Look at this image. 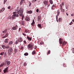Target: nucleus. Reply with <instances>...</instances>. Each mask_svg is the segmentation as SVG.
I'll list each match as a JSON object with an SVG mask.
<instances>
[{
    "label": "nucleus",
    "instance_id": "cd10ccee",
    "mask_svg": "<svg viewBox=\"0 0 74 74\" xmlns=\"http://www.w3.org/2000/svg\"><path fill=\"white\" fill-rule=\"evenodd\" d=\"M49 2L51 4H52L53 3V1L52 0H49Z\"/></svg>",
    "mask_w": 74,
    "mask_h": 74
},
{
    "label": "nucleus",
    "instance_id": "4c0bfd02",
    "mask_svg": "<svg viewBox=\"0 0 74 74\" xmlns=\"http://www.w3.org/2000/svg\"><path fill=\"white\" fill-rule=\"evenodd\" d=\"M2 10L3 11H3H4V10H5V8H2Z\"/></svg>",
    "mask_w": 74,
    "mask_h": 74
},
{
    "label": "nucleus",
    "instance_id": "ddd939ff",
    "mask_svg": "<svg viewBox=\"0 0 74 74\" xmlns=\"http://www.w3.org/2000/svg\"><path fill=\"white\" fill-rule=\"evenodd\" d=\"M32 12L33 11H32V10H30L27 12V13L28 14H32Z\"/></svg>",
    "mask_w": 74,
    "mask_h": 74
},
{
    "label": "nucleus",
    "instance_id": "0eeeda50",
    "mask_svg": "<svg viewBox=\"0 0 74 74\" xmlns=\"http://www.w3.org/2000/svg\"><path fill=\"white\" fill-rule=\"evenodd\" d=\"M27 39L28 41H32V37H29V36H27Z\"/></svg>",
    "mask_w": 74,
    "mask_h": 74
},
{
    "label": "nucleus",
    "instance_id": "4be33fe9",
    "mask_svg": "<svg viewBox=\"0 0 74 74\" xmlns=\"http://www.w3.org/2000/svg\"><path fill=\"white\" fill-rule=\"evenodd\" d=\"M8 39H6L4 40V42H6V43H8Z\"/></svg>",
    "mask_w": 74,
    "mask_h": 74
},
{
    "label": "nucleus",
    "instance_id": "e433bc0d",
    "mask_svg": "<svg viewBox=\"0 0 74 74\" xmlns=\"http://www.w3.org/2000/svg\"><path fill=\"white\" fill-rule=\"evenodd\" d=\"M55 7V5H53L51 7V9H53V7Z\"/></svg>",
    "mask_w": 74,
    "mask_h": 74
},
{
    "label": "nucleus",
    "instance_id": "69168bd1",
    "mask_svg": "<svg viewBox=\"0 0 74 74\" xmlns=\"http://www.w3.org/2000/svg\"><path fill=\"white\" fill-rule=\"evenodd\" d=\"M35 49L36 48H37V47L36 46H35Z\"/></svg>",
    "mask_w": 74,
    "mask_h": 74
},
{
    "label": "nucleus",
    "instance_id": "423d86ee",
    "mask_svg": "<svg viewBox=\"0 0 74 74\" xmlns=\"http://www.w3.org/2000/svg\"><path fill=\"white\" fill-rule=\"evenodd\" d=\"M8 32H7L5 36L2 37V38H6V37H7L8 36Z\"/></svg>",
    "mask_w": 74,
    "mask_h": 74
},
{
    "label": "nucleus",
    "instance_id": "393cba45",
    "mask_svg": "<svg viewBox=\"0 0 74 74\" xmlns=\"http://www.w3.org/2000/svg\"><path fill=\"white\" fill-rule=\"evenodd\" d=\"M20 16H21L22 17V18H24V15H23V13H21L20 14Z\"/></svg>",
    "mask_w": 74,
    "mask_h": 74
},
{
    "label": "nucleus",
    "instance_id": "ea45409f",
    "mask_svg": "<svg viewBox=\"0 0 74 74\" xmlns=\"http://www.w3.org/2000/svg\"><path fill=\"white\" fill-rule=\"evenodd\" d=\"M26 65H27V64H26V62L24 63L23 64V66H26Z\"/></svg>",
    "mask_w": 74,
    "mask_h": 74
},
{
    "label": "nucleus",
    "instance_id": "4d7b16f0",
    "mask_svg": "<svg viewBox=\"0 0 74 74\" xmlns=\"http://www.w3.org/2000/svg\"><path fill=\"white\" fill-rule=\"evenodd\" d=\"M16 12H13V14H16Z\"/></svg>",
    "mask_w": 74,
    "mask_h": 74
},
{
    "label": "nucleus",
    "instance_id": "412c9836",
    "mask_svg": "<svg viewBox=\"0 0 74 74\" xmlns=\"http://www.w3.org/2000/svg\"><path fill=\"white\" fill-rule=\"evenodd\" d=\"M66 42L65 41H64L62 44V46H64V45H66Z\"/></svg>",
    "mask_w": 74,
    "mask_h": 74
},
{
    "label": "nucleus",
    "instance_id": "7c9ffc66",
    "mask_svg": "<svg viewBox=\"0 0 74 74\" xmlns=\"http://www.w3.org/2000/svg\"><path fill=\"white\" fill-rule=\"evenodd\" d=\"M32 55H34L36 53V51H34L32 53Z\"/></svg>",
    "mask_w": 74,
    "mask_h": 74
},
{
    "label": "nucleus",
    "instance_id": "72a5a7b5",
    "mask_svg": "<svg viewBox=\"0 0 74 74\" xmlns=\"http://www.w3.org/2000/svg\"><path fill=\"white\" fill-rule=\"evenodd\" d=\"M4 54V52H1L0 53V55H3Z\"/></svg>",
    "mask_w": 74,
    "mask_h": 74
},
{
    "label": "nucleus",
    "instance_id": "7ed1b4c3",
    "mask_svg": "<svg viewBox=\"0 0 74 74\" xmlns=\"http://www.w3.org/2000/svg\"><path fill=\"white\" fill-rule=\"evenodd\" d=\"M18 14H23V9H22L21 10H19L18 12Z\"/></svg>",
    "mask_w": 74,
    "mask_h": 74
},
{
    "label": "nucleus",
    "instance_id": "2f4dec72",
    "mask_svg": "<svg viewBox=\"0 0 74 74\" xmlns=\"http://www.w3.org/2000/svg\"><path fill=\"white\" fill-rule=\"evenodd\" d=\"M18 42H19V41H18V40H17L15 42V44H18Z\"/></svg>",
    "mask_w": 74,
    "mask_h": 74
},
{
    "label": "nucleus",
    "instance_id": "c85d7f7f",
    "mask_svg": "<svg viewBox=\"0 0 74 74\" xmlns=\"http://www.w3.org/2000/svg\"><path fill=\"white\" fill-rule=\"evenodd\" d=\"M28 55L29 53H25L24 54V55H25V56H27Z\"/></svg>",
    "mask_w": 74,
    "mask_h": 74
},
{
    "label": "nucleus",
    "instance_id": "f8f14e48",
    "mask_svg": "<svg viewBox=\"0 0 74 74\" xmlns=\"http://www.w3.org/2000/svg\"><path fill=\"white\" fill-rule=\"evenodd\" d=\"M2 48H3V49H5V48H6V49H7V48H8V47H5V46L3 45H2Z\"/></svg>",
    "mask_w": 74,
    "mask_h": 74
},
{
    "label": "nucleus",
    "instance_id": "79ce46f5",
    "mask_svg": "<svg viewBox=\"0 0 74 74\" xmlns=\"http://www.w3.org/2000/svg\"><path fill=\"white\" fill-rule=\"evenodd\" d=\"M16 51H17V49H14L15 53H16Z\"/></svg>",
    "mask_w": 74,
    "mask_h": 74
},
{
    "label": "nucleus",
    "instance_id": "20e7f679",
    "mask_svg": "<svg viewBox=\"0 0 74 74\" xmlns=\"http://www.w3.org/2000/svg\"><path fill=\"white\" fill-rule=\"evenodd\" d=\"M8 67H7L6 68H5L3 70L4 73H5L8 72Z\"/></svg>",
    "mask_w": 74,
    "mask_h": 74
},
{
    "label": "nucleus",
    "instance_id": "49530a36",
    "mask_svg": "<svg viewBox=\"0 0 74 74\" xmlns=\"http://www.w3.org/2000/svg\"><path fill=\"white\" fill-rule=\"evenodd\" d=\"M22 34H23V36H26V34H25L24 33H22Z\"/></svg>",
    "mask_w": 74,
    "mask_h": 74
},
{
    "label": "nucleus",
    "instance_id": "bf43d9fd",
    "mask_svg": "<svg viewBox=\"0 0 74 74\" xmlns=\"http://www.w3.org/2000/svg\"><path fill=\"white\" fill-rule=\"evenodd\" d=\"M2 12H3L2 10H0V13Z\"/></svg>",
    "mask_w": 74,
    "mask_h": 74
},
{
    "label": "nucleus",
    "instance_id": "6e6d98bb",
    "mask_svg": "<svg viewBox=\"0 0 74 74\" xmlns=\"http://www.w3.org/2000/svg\"><path fill=\"white\" fill-rule=\"evenodd\" d=\"M56 19L58 18V14L57 13V15L56 16Z\"/></svg>",
    "mask_w": 74,
    "mask_h": 74
},
{
    "label": "nucleus",
    "instance_id": "680f3d73",
    "mask_svg": "<svg viewBox=\"0 0 74 74\" xmlns=\"http://www.w3.org/2000/svg\"><path fill=\"white\" fill-rule=\"evenodd\" d=\"M2 59V58L1 57V56H0V59Z\"/></svg>",
    "mask_w": 74,
    "mask_h": 74
},
{
    "label": "nucleus",
    "instance_id": "8fccbe9b",
    "mask_svg": "<svg viewBox=\"0 0 74 74\" xmlns=\"http://www.w3.org/2000/svg\"><path fill=\"white\" fill-rule=\"evenodd\" d=\"M57 13H58V16H59V14H60V12H58Z\"/></svg>",
    "mask_w": 74,
    "mask_h": 74
},
{
    "label": "nucleus",
    "instance_id": "c9c22d12",
    "mask_svg": "<svg viewBox=\"0 0 74 74\" xmlns=\"http://www.w3.org/2000/svg\"><path fill=\"white\" fill-rule=\"evenodd\" d=\"M40 39H38V43H40Z\"/></svg>",
    "mask_w": 74,
    "mask_h": 74
},
{
    "label": "nucleus",
    "instance_id": "f704fd0d",
    "mask_svg": "<svg viewBox=\"0 0 74 74\" xmlns=\"http://www.w3.org/2000/svg\"><path fill=\"white\" fill-rule=\"evenodd\" d=\"M13 43V42L12 41L10 42L8 44H10V45H11Z\"/></svg>",
    "mask_w": 74,
    "mask_h": 74
},
{
    "label": "nucleus",
    "instance_id": "c03bdc74",
    "mask_svg": "<svg viewBox=\"0 0 74 74\" xmlns=\"http://www.w3.org/2000/svg\"><path fill=\"white\" fill-rule=\"evenodd\" d=\"M59 21H61V20H62V19L61 18H59Z\"/></svg>",
    "mask_w": 74,
    "mask_h": 74
},
{
    "label": "nucleus",
    "instance_id": "9d476101",
    "mask_svg": "<svg viewBox=\"0 0 74 74\" xmlns=\"http://www.w3.org/2000/svg\"><path fill=\"white\" fill-rule=\"evenodd\" d=\"M11 18L12 20H14V19H16V17L14 16V14L11 16Z\"/></svg>",
    "mask_w": 74,
    "mask_h": 74
},
{
    "label": "nucleus",
    "instance_id": "0e129e2a",
    "mask_svg": "<svg viewBox=\"0 0 74 74\" xmlns=\"http://www.w3.org/2000/svg\"><path fill=\"white\" fill-rule=\"evenodd\" d=\"M37 1V0H34L33 1V2H34V1Z\"/></svg>",
    "mask_w": 74,
    "mask_h": 74
},
{
    "label": "nucleus",
    "instance_id": "5701e85b",
    "mask_svg": "<svg viewBox=\"0 0 74 74\" xmlns=\"http://www.w3.org/2000/svg\"><path fill=\"white\" fill-rule=\"evenodd\" d=\"M15 17H18L19 15L18 14H13Z\"/></svg>",
    "mask_w": 74,
    "mask_h": 74
},
{
    "label": "nucleus",
    "instance_id": "9b49d317",
    "mask_svg": "<svg viewBox=\"0 0 74 74\" xmlns=\"http://www.w3.org/2000/svg\"><path fill=\"white\" fill-rule=\"evenodd\" d=\"M34 23H35V22H34V20H33V22L31 24V26H34Z\"/></svg>",
    "mask_w": 74,
    "mask_h": 74
},
{
    "label": "nucleus",
    "instance_id": "f03ea898",
    "mask_svg": "<svg viewBox=\"0 0 74 74\" xmlns=\"http://www.w3.org/2000/svg\"><path fill=\"white\" fill-rule=\"evenodd\" d=\"M12 49L10 48L9 50H8V54L9 55H11V53H12Z\"/></svg>",
    "mask_w": 74,
    "mask_h": 74
},
{
    "label": "nucleus",
    "instance_id": "39448f33",
    "mask_svg": "<svg viewBox=\"0 0 74 74\" xmlns=\"http://www.w3.org/2000/svg\"><path fill=\"white\" fill-rule=\"evenodd\" d=\"M17 27H18V25H16L15 26L13 27L12 28V29L14 30H15L17 29Z\"/></svg>",
    "mask_w": 74,
    "mask_h": 74
},
{
    "label": "nucleus",
    "instance_id": "09e8293b",
    "mask_svg": "<svg viewBox=\"0 0 74 74\" xmlns=\"http://www.w3.org/2000/svg\"><path fill=\"white\" fill-rule=\"evenodd\" d=\"M72 52L73 53H74V48H73L72 49Z\"/></svg>",
    "mask_w": 74,
    "mask_h": 74
},
{
    "label": "nucleus",
    "instance_id": "a211bd4d",
    "mask_svg": "<svg viewBox=\"0 0 74 74\" xmlns=\"http://www.w3.org/2000/svg\"><path fill=\"white\" fill-rule=\"evenodd\" d=\"M25 20L27 21H30V18H29L28 17H26L25 18Z\"/></svg>",
    "mask_w": 74,
    "mask_h": 74
},
{
    "label": "nucleus",
    "instance_id": "a18cd8bd",
    "mask_svg": "<svg viewBox=\"0 0 74 74\" xmlns=\"http://www.w3.org/2000/svg\"><path fill=\"white\" fill-rule=\"evenodd\" d=\"M73 21H71V22L69 23V25H72V24H73Z\"/></svg>",
    "mask_w": 74,
    "mask_h": 74
},
{
    "label": "nucleus",
    "instance_id": "603ef678",
    "mask_svg": "<svg viewBox=\"0 0 74 74\" xmlns=\"http://www.w3.org/2000/svg\"><path fill=\"white\" fill-rule=\"evenodd\" d=\"M30 31H29V30H28V31H27V32H26L27 33H30Z\"/></svg>",
    "mask_w": 74,
    "mask_h": 74
},
{
    "label": "nucleus",
    "instance_id": "5fc2aeb1",
    "mask_svg": "<svg viewBox=\"0 0 74 74\" xmlns=\"http://www.w3.org/2000/svg\"><path fill=\"white\" fill-rule=\"evenodd\" d=\"M23 42H24V43L25 44H26V41L24 40L23 41Z\"/></svg>",
    "mask_w": 74,
    "mask_h": 74
},
{
    "label": "nucleus",
    "instance_id": "b1692460",
    "mask_svg": "<svg viewBox=\"0 0 74 74\" xmlns=\"http://www.w3.org/2000/svg\"><path fill=\"white\" fill-rule=\"evenodd\" d=\"M38 27H39V28H41V29L42 28L41 25V24H38Z\"/></svg>",
    "mask_w": 74,
    "mask_h": 74
},
{
    "label": "nucleus",
    "instance_id": "864d4df0",
    "mask_svg": "<svg viewBox=\"0 0 74 74\" xmlns=\"http://www.w3.org/2000/svg\"><path fill=\"white\" fill-rule=\"evenodd\" d=\"M8 9H10V8H11V6H9L8 7Z\"/></svg>",
    "mask_w": 74,
    "mask_h": 74
},
{
    "label": "nucleus",
    "instance_id": "13d9d810",
    "mask_svg": "<svg viewBox=\"0 0 74 74\" xmlns=\"http://www.w3.org/2000/svg\"><path fill=\"white\" fill-rule=\"evenodd\" d=\"M6 55H6V53H5L4 54V57H5V56H6Z\"/></svg>",
    "mask_w": 74,
    "mask_h": 74
},
{
    "label": "nucleus",
    "instance_id": "f3484780",
    "mask_svg": "<svg viewBox=\"0 0 74 74\" xmlns=\"http://www.w3.org/2000/svg\"><path fill=\"white\" fill-rule=\"evenodd\" d=\"M48 1H45L44 2V4H45V5H47V4H48Z\"/></svg>",
    "mask_w": 74,
    "mask_h": 74
},
{
    "label": "nucleus",
    "instance_id": "f257e3e1",
    "mask_svg": "<svg viewBox=\"0 0 74 74\" xmlns=\"http://www.w3.org/2000/svg\"><path fill=\"white\" fill-rule=\"evenodd\" d=\"M33 45H32L31 44H29L28 45V48L29 50H32V48H33Z\"/></svg>",
    "mask_w": 74,
    "mask_h": 74
},
{
    "label": "nucleus",
    "instance_id": "338daca9",
    "mask_svg": "<svg viewBox=\"0 0 74 74\" xmlns=\"http://www.w3.org/2000/svg\"><path fill=\"white\" fill-rule=\"evenodd\" d=\"M66 15L67 16H68L69 15V14H67V13H66Z\"/></svg>",
    "mask_w": 74,
    "mask_h": 74
},
{
    "label": "nucleus",
    "instance_id": "bb28decb",
    "mask_svg": "<svg viewBox=\"0 0 74 74\" xmlns=\"http://www.w3.org/2000/svg\"><path fill=\"white\" fill-rule=\"evenodd\" d=\"M7 32V29H5L4 31L2 32L3 33H5Z\"/></svg>",
    "mask_w": 74,
    "mask_h": 74
},
{
    "label": "nucleus",
    "instance_id": "aec40b11",
    "mask_svg": "<svg viewBox=\"0 0 74 74\" xmlns=\"http://www.w3.org/2000/svg\"><path fill=\"white\" fill-rule=\"evenodd\" d=\"M4 65H5V64L3 62L2 64L0 65V67H2L3 66H4Z\"/></svg>",
    "mask_w": 74,
    "mask_h": 74
},
{
    "label": "nucleus",
    "instance_id": "052dcab7",
    "mask_svg": "<svg viewBox=\"0 0 74 74\" xmlns=\"http://www.w3.org/2000/svg\"><path fill=\"white\" fill-rule=\"evenodd\" d=\"M62 5L64 6V2H62Z\"/></svg>",
    "mask_w": 74,
    "mask_h": 74
},
{
    "label": "nucleus",
    "instance_id": "6e6552de",
    "mask_svg": "<svg viewBox=\"0 0 74 74\" xmlns=\"http://www.w3.org/2000/svg\"><path fill=\"white\" fill-rule=\"evenodd\" d=\"M18 42H22V41H23V39L22 38H20L18 39Z\"/></svg>",
    "mask_w": 74,
    "mask_h": 74
},
{
    "label": "nucleus",
    "instance_id": "4468645a",
    "mask_svg": "<svg viewBox=\"0 0 74 74\" xmlns=\"http://www.w3.org/2000/svg\"><path fill=\"white\" fill-rule=\"evenodd\" d=\"M5 63H7V66H9V65L10 64V61H7L5 62Z\"/></svg>",
    "mask_w": 74,
    "mask_h": 74
},
{
    "label": "nucleus",
    "instance_id": "3c124183",
    "mask_svg": "<svg viewBox=\"0 0 74 74\" xmlns=\"http://www.w3.org/2000/svg\"><path fill=\"white\" fill-rule=\"evenodd\" d=\"M9 19H11V18H11V16H9Z\"/></svg>",
    "mask_w": 74,
    "mask_h": 74
},
{
    "label": "nucleus",
    "instance_id": "a878e982",
    "mask_svg": "<svg viewBox=\"0 0 74 74\" xmlns=\"http://www.w3.org/2000/svg\"><path fill=\"white\" fill-rule=\"evenodd\" d=\"M23 2H24V0H21L20 2V5H21V4H22Z\"/></svg>",
    "mask_w": 74,
    "mask_h": 74
},
{
    "label": "nucleus",
    "instance_id": "1a4fd4ad",
    "mask_svg": "<svg viewBox=\"0 0 74 74\" xmlns=\"http://www.w3.org/2000/svg\"><path fill=\"white\" fill-rule=\"evenodd\" d=\"M59 41V43L60 44H62L63 42L62 39L60 38Z\"/></svg>",
    "mask_w": 74,
    "mask_h": 74
},
{
    "label": "nucleus",
    "instance_id": "6ab92c4d",
    "mask_svg": "<svg viewBox=\"0 0 74 74\" xmlns=\"http://www.w3.org/2000/svg\"><path fill=\"white\" fill-rule=\"evenodd\" d=\"M60 9L61 10H62V8H63V7L62 5V4H60Z\"/></svg>",
    "mask_w": 74,
    "mask_h": 74
},
{
    "label": "nucleus",
    "instance_id": "c756f323",
    "mask_svg": "<svg viewBox=\"0 0 74 74\" xmlns=\"http://www.w3.org/2000/svg\"><path fill=\"white\" fill-rule=\"evenodd\" d=\"M40 44L41 45H42V44H44V42L41 41V40H40Z\"/></svg>",
    "mask_w": 74,
    "mask_h": 74
},
{
    "label": "nucleus",
    "instance_id": "774afa93",
    "mask_svg": "<svg viewBox=\"0 0 74 74\" xmlns=\"http://www.w3.org/2000/svg\"><path fill=\"white\" fill-rule=\"evenodd\" d=\"M39 10H38H38H37V12H39Z\"/></svg>",
    "mask_w": 74,
    "mask_h": 74
},
{
    "label": "nucleus",
    "instance_id": "e2e57ef3",
    "mask_svg": "<svg viewBox=\"0 0 74 74\" xmlns=\"http://www.w3.org/2000/svg\"><path fill=\"white\" fill-rule=\"evenodd\" d=\"M21 28H19V32H20L21 31Z\"/></svg>",
    "mask_w": 74,
    "mask_h": 74
},
{
    "label": "nucleus",
    "instance_id": "58836bf2",
    "mask_svg": "<svg viewBox=\"0 0 74 74\" xmlns=\"http://www.w3.org/2000/svg\"><path fill=\"white\" fill-rule=\"evenodd\" d=\"M7 1V0H4V2L3 3V4H5V2H6Z\"/></svg>",
    "mask_w": 74,
    "mask_h": 74
},
{
    "label": "nucleus",
    "instance_id": "2eb2a0df",
    "mask_svg": "<svg viewBox=\"0 0 74 74\" xmlns=\"http://www.w3.org/2000/svg\"><path fill=\"white\" fill-rule=\"evenodd\" d=\"M21 24L22 25H25V21H22L21 22Z\"/></svg>",
    "mask_w": 74,
    "mask_h": 74
},
{
    "label": "nucleus",
    "instance_id": "a19ab883",
    "mask_svg": "<svg viewBox=\"0 0 74 74\" xmlns=\"http://www.w3.org/2000/svg\"><path fill=\"white\" fill-rule=\"evenodd\" d=\"M51 52V51H49L47 53V55H48L49 53H50Z\"/></svg>",
    "mask_w": 74,
    "mask_h": 74
},
{
    "label": "nucleus",
    "instance_id": "473e14b6",
    "mask_svg": "<svg viewBox=\"0 0 74 74\" xmlns=\"http://www.w3.org/2000/svg\"><path fill=\"white\" fill-rule=\"evenodd\" d=\"M62 12L64 14L65 12V10L64 9H62Z\"/></svg>",
    "mask_w": 74,
    "mask_h": 74
},
{
    "label": "nucleus",
    "instance_id": "dca6fc26",
    "mask_svg": "<svg viewBox=\"0 0 74 74\" xmlns=\"http://www.w3.org/2000/svg\"><path fill=\"white\" fill-rule=\"evenodd\" d=\"M41 16L40 15H39L38 16V21H40V20H41Z\"/></svg>",
    "mask_w": 74,
    "mask_h": 74
},
{
    "label": "nucleus",
    "instance_id": "37998d69",
    "mask_svg": "<svg viewBox=\"0 0 74 74\" xmlns=\"http://www.w3.org/2000/svg\"><path fill=\"white\" fill-rule=\"evenodd\" d=\"M21 50H23V46H22L21 48Z\"/></svg>",
    "mask_w": 74,
    "mask_h": 74
},
{
    "label": "nucleus",
    "instance_id": "de8ad7c7",
    "mask_svg": "<svg viewBox=\"0 0 74 74\" xmlns=\"http://www.w3.org/2000/svg\"><path fill=\"white\" fill-rule=\"evenodd\" d=\"M29 7H30L31 6V5H32V3H31L30 2H29Z\"/></svg>",
    "mask_w": 74,
    "mask_h": 74
}]
</instances>
